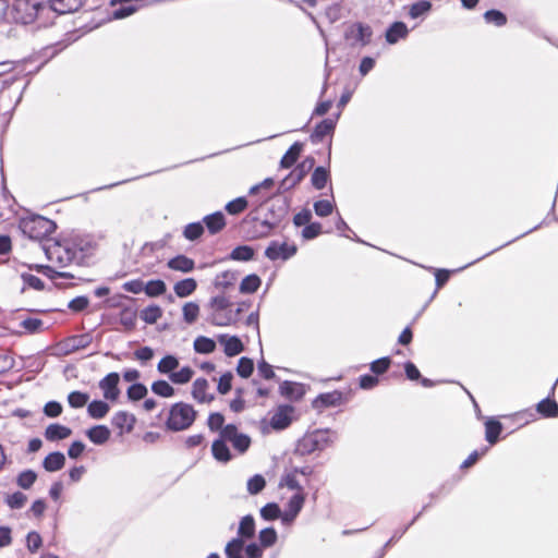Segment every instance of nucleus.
<instances>
[{"label": "nucleus", "mask_w": 558, "mask_h": 558, "mask_svg": "<svg viewBox=\"0 0 558 558\" xmlns=\"http://www.w3.org/2000/svg\"><path fill=\"white\" fill-rule=\"evenodd\" d=\"M12 17L16 23L23 25L37 22L38 27H45L51 24L49 8L45 0H14Z\"/></svg>", "instance_id": "nucleus-1"}, {"label": "nucleus", "mask_w": 558, "mask_h": 558, "mask_svg": "<svg viewBox=\"0 0 558 558\" xmlns=\"http://www.w3.org/2000/svg\"><path fill=\"white\" fill-rule=\"evenodd\" d=\"M43 248L50 262L57 263L60 267H65L72 263H80L89 251L90 243L83 244L76 242V240L64 244L53 242L51 245H44Z\"/></svg>", "instance_id": "nucleus-2"}, {"label": "nucleus", "mask_w": 558, "mask_h": 558, "mask_svg": "<svg viewBox=\"0 0 558 558\" xmlns=\"http://www.w3.org/2000/svg\"><path fill=\"white\" fill-rule=\"evenodd\" d=\"M19 227L31 240L43 241L57 229V223L40 215H31L20 220Z\"/></svg>", "instance_id": "nucleus-3"}, {"label": "nucleus", "mask_w": 558, "mask_h": 558, "mask_svg": "<svg viewBox=\"0 0 558 558\" xmlns=\"http://www.w3.org/2000/svg\"><path fill=\"white\" fill-rule=\"evenodd\" d=\"M197 412L193 405L185 402H177L169 409L166 427L171 432H181L190 428L196 420Z\"/></svg>", "instance_id": "nucleus-4"}, {"label": "nucleus", "mask_w": 558, "mask_h": 558, "mask_svg": "<svg viewBox=\"0 0 558 558\" xmlns=\"http://www.w3.org/2000/svg\"><path fill=\"white\" fill-rule=\"evenodd\" d=\"M329 429H316L312 433L305 434L298 440L294 449L296 456H307L315 451H323L328 448L333 439L330 437Z\"/></svg>", "instance_id": "nucleus-5"}, {"label": "nucleus", "mask_w": 558, "mask_h": 558, "mask_svg": "<svg viewBox=\"0 0 558 558\" xmlns=\"http://www.w3.org/2000/svg\"><path fill=\"white\" fill-rule=\"evenodd\" d=\"M289 203L288 201H282L277 208L275 209V205L270 209V214L272 215V220H262L254 219L256 222L254 230L250 232L251 239H262L266 238L270 234V231L278 226V223L288 215Z\"/></svg>", "instance_id": "nucleus-6"}, {"label": "nucleus", "mask_w": 558, "mask_h": 558, "mask_svg": "<svg viewBox=\"0 0 558 558\" xmlns=\"http://www.w3.org/2000/svg\"><path fill=\"white\" fill-rule=\"evenodd\" d=\"M373 29L362 22L352 23L344 31V38L353 48H363L372 43Z\"/></svg>", "instance_id": "nucleus-7"}, {"label": "nucleus", "mask_w": 558, "mask_h": 558, "mask_svg": "<svg viewBox=\"0 0 558 558\" xmlns=\"http://www.w3.org/2000/svg\"><path fill=\"white\" fill-rule=\"evenodd\" d=\"M314 165L315 158L312 156L306 157L279 183V192H286L293 189L305 178Z\"/></svg>", "instance_id": "nucleus-8"}, {"label": "nucleus", "mask_w": 558, "mask_h": 558, "mask_svg": "<svg viewBox=\"0 0 558 558\" xmlns=\"http://www.w3.org/2000/svg\"><path fill=\"white\" fill-rule=\"evenodd\" d=\"M296 252L298 246L294 243L271 241L266 247L264 254L271 262L279 259L286 262L292 258Z\"/></svg>", "instance_id": "nucleus-9"}, {"label": "nucleus", "mask_w": 558, "mask_h": 558, "mask_svg": "<svg viewBox=\"0 0 558 558\" xmlns=\"http://www.w3.org/2000/svg\"><path fill=\"white\" fill-rule=\"evenodd\" d=\"M49 8V17L52 23L54 14H66L77 11L85 0H45Z\"/></svg>", "instance_id": "nucleus-10"}, {"label": "nucleus", "mask_w": 558, "mask_h": 558, "mask_svg": "<svg viewBox=\"0 0 558 558\" xmlns=\"http://www.w3.org/2000/svg\"><path fill=\"white\" fill-rule=\"evenodd\" d=\"M120 375L116 372L107 374L98 384L104 393V398L109 401H116L120 396L118 387Z\"/></svg>", "instance_id": "nucleus-11"}, {"label": "nucleus", "mask_w": 558, "mask_h": 558, "mask_svg": "<svg viewBox=\"0 0 558 558\" xmlns=\"http://www.w3.org/2000/svg\"><path fill=\"white\" fill-rule=\"evenodd\" d=\"M304 493H295L288 501L287 509L282 512L281 521L284 525L291 524L303 508Z\"/></svg>", "instance_id": "nucleus-12"}, {"label": "nucleus", "mask_w": 558, "mask_h": 558, "mask_svg": "<svg viewBox=\"0 0 558 558\" xmlns=\"http://www.w3.org/2000/svg\"><path fill=\"white\" fill-rule=\"evenodd\" d=\"M343 399V393L339 390L325 392L318 395L312 402L314 409L322 411L329 407L340 405Z\"/></svg>", "instance_id": "nucleus-13"}, {"label": "nucleus", "mask_w": 558, "mask_h": 558, "mask_svg": "<svg viewBox=\"0 0 558 558\" xmlns=\"http://www.w3.org/2000/svg\"><path fill=\"white\" fill-rule=\"evenodd\" d=\"M339 116L340 113H338L335 119L327 118L322 120L312 132L310 136L311 142L313 144H318L323 142L326 135L332 134L336 129L337 119L339 118Z\"/></svg>", "instance_id": "nucleus-14"}, {"label": "nucleus", "mask_w": 558, "mask_h": 558, "mask_svg": "<svg viewBox=\"0 0 558 558\" xmlns=\"http://www.w3.org/2000/svg\"><path fill=\"white\" fill-rule=\"evenodd\" d=\"M292 412V405H280L270 420L271 427L277 430L287 428L291 424Z\"/></svg>", "instance_id": "nucleus-15"}, {"label": "nucleus", "mask_w": 558, "mask_h": 558, "mask_svg": "<svg viewBox=\"0 0 558 558\" xmlns=\"http://www.w3.org/2000/svg\"><path fill=\"white\" fill-rule=\"evenodd\" d=\"M218 341L223 345L225 354L229 357L239 355L244 351V345L236 336L220 335Z\"/></svg>", "instance_id": "nucleus-16"}, {"label": "nucleus", "mask_w": 558, "mask_h": 558, "mask_svg": "<svg viewBox=\"0 0 558 558\" xmlns=\"http://www.w3.org/2000/svg\"><path fill=\"white\" fill-rule=\"evenodd\" d=\"M135 422V416L126 411H118L111 420L112 425L120 429L121 434L124 428L126 433H130L134 428Z\"/></svg>", "instance_id": "nucleus-17"}, {"label": "nucleus", "mask_w": 558, "mask_h": 558, "mask_svg": "<svg viewBox=\"0 0 558 558\" xmlns=\"http://www.w3.org/2000/svg\"><path fill=\"white\" fill-rule=\"evenodd\" d=\"M203 222L206 226L210 234H217L226 227V217L222 211L218 210L203 218Z\"/></svg>", "instance_id": "nucleus-18"}, {"label": "nucleus", "mask_w": 558, "mask_h": 558, "mask_svg": "<svg viewBox=\"0 0 558 558\" xmlns=\"http://www.w3.org/2000/svg\"><path fill=\"white\" fill-rule=\"evenodd\" d=\"M137 310L133 306L122 305L119 313V322L125 330L132 331L136 327Z\"/></svg>", "instance_id": "nucleus-19"}, {"label": "nucleus", "mask_w": 558, "mask_h": 558, "mask_svg": "<svg viewBox=\"0 0 558 558\" xmlns=\"http://www.w3.org/2000/svg\"><path fill=\"white\" fill-rule=\"evenodd\" d=\"M409 29L403 22H393L386 31V41L390 45L397 44L408 36Z\"/></svg>", "instance_id": "nucleus-20"}, {"label": "nucleus", "mask_w": 558, "mask_h": 558, "mask_svg": "<svg viewBox=\"0 0 558 558\" xmlns=\"http://www.w3.org/2000/svg\"><path fill=\"white\" fill-rule=\"evenodd\" d=\"M110 435L111 432L106 425H95L86 430L87 438L97 446L106 444Z\"/></svg>", "instance_id": "nucleus-21"}, {"label": "nucleus", "mask_w": 558, "mask_h": 558, "mask_svg": "<svg viewBox=\"0 0 558 558\" xmlns=\"http://www.w3.org/2000/svg\"><path fill=\"white\" fill-rule=\"evenodd\" d=\"M167 266L172 270L186 274L191 272L195 268V262L186 255L180 254L170 258L167 263Z\"/></svg>", "instance_id": "nucleus-22"}, {"label": "nucleus", "mask_w": 558, "mask_h": 558, "mask_svg": "<svg viewBox=\"0 0 558 558\" xmlns=\"http://www.w3.org/2000/svg\"><path fill=\"white\" fill-rule=\"evenodd\" d=\"M554 395H548L536 404V411L543 417H556L558 416V403L551 398Z\"/></svg>", "instance_id": "nucleus-23"}, {"label": "nucleus", "mask_w": 558, "mask_h": 558, "mask_svg": "<svg viewBox=\"0 0 558 558\" xmlns=\"http://www.w3.org/2000/svg\"><path fill=\"white\" fill-rule=\"evenodd\" d=\"M239 272L232 271V270H226L220 274H218L213 284L218 290H228L229 288L233 287L238 280Z\"/></svg>", "instance_id": "nucleus-24"}, {"label": "nucleus", "mask_w": 558, "mask_h": 558, "mask_svg": "<svg viewBox=\"0 0 558 558\" xmlns=\"http://www.w3.org/2000/svg\"><path fill=\"white\" fill-rule=\"evenodd\" d=\"M72 434L71 428L58 424L52 423L48 425L45 429V438L49 441H57L68 438Z\"/></svg>", "instance_id": "nucleus-25"}, {"label": "nucleus", "mask_w": 558, "mask_h": 558, "mask_svg": "<svg viewBox=\"0 0 558 558\" xmlns=\"http://www.w3.org/2000/svg\"><path fill=\"white\" fill-rule=\"evenodd\" d=\"M208 381L205 378H197L193 383L192 396L199 403H209L214 400L213 395H207Z\"/></svg>", "instance_id": "nucleus-26"}, {"label": "nucleus", "mask_w": 558, "mask_h": 558, "mask_svg": "<svg viewBox=\"0 0 558 558\" xmlns=\"http://www.w3.org/2000/svg\"><path fill=\"white\" fill-rule=\"evenodd\" d=\"M279 390L283 397L295 401L300 400L304 395L303 386L301 384L289 380L281 383Z\"/></svg>", "instance_id": "nucleus-27"}, {"label": "nucleus", "mask_w": 558, "mask_h": 558, "mask_svg": "<svg viewBox=\"0 0 558 558\" xmlns=\"http://www.w3.org/2000/svg\"><path fill=\"white\" fill-rule=\"evenodd\" d=\"M93 341V337L89 332L69 337L65 340L68 352H75L87 348Z\"/></svg>", "instance_id": "nucleus-28"}, {"label": "nucleus", "mask_w": 558, "mask_h": 558, "mask_svg": "<svg viewBox=\"0 0 558 558\" xmlns=\"http://www.w3.org/2000/svg\"><path fill=\"white\" fill-rule=\"evenodd\" d=\"M255 535V520L252 514L244 515L238 527V538L242 541L250 539Z\"/></svg>", "instance_id": "nucleus-29"}, {"label": "nucleus", "mask_w": 558, "mask_h": 558, "mask_svg": "<svg viewBox=\"0 0 558 558\" xmlns=\"http://www.w3.org/2000/svg\"><path fill=\"white\" fill-rule=\"evenodd\" d=\"M65 464V457L60 451L49 453L43 461V468L47 472H57Z\"/></svg>", "instance_id": "nucleus-30"}, {"label": "nucleus", "mask_w": 558, "mask_h": 558, "mask_svg": "<svg viewBox=\"0 0 558 558\" xmlns=\"http://www.w3.org/2000/svg\"><path fill=\"white\" fill-rule=\"evenodd\" d=\"M197 289V281L194 278H185L174 283L173 291L178 298H187Z\"/></svg>", "instance_id": "nucleus-31"}, {"label": "nucleus", "mask_w": 558, "mask_h": 558, "mask_svg": "<svg viewBox=\"0 0 558 558\" xmlns=\"http://www.w3.org/2000/svg\"><path fill=\"white\" fill-rule=\"evenodd\" d=\"M211 453L217 461L222 463H227L232 459L227 441H223V439L218 438L214 440L211 445Z\"/></svg>", "instance_id": "nucleus-32"}, {"label": "nucleus", "mask_w": 558, "mask_h": 558, "mask_svg": "<svg viewBox=\"0 0 558 558\" xmlns=\"http://www.w3.org/2000/svg\"><path fill=\"white\" fill-rule=\"evenodd\" d=\"M302 149H303L302 143H300V142L293 143L289 147V149L284 153V155L282 156V158L280 160V166L286 169L291 168L299 159L300 154L302 153Z\"/></svg>", "instance_id": "nucleus-33"}, {"label": "nucleus", "mask_w": 558, "mask_h": 558, "mask_svg": "<svg viewBox=\"0 0 558 558\" xmlns=\"http://www.w3.org/2000/svg\"><path fill=\"white\" fill-rule=\"evenodd\" d=\"M501 430L502 424L498 420L488 418L485 422V439L490 445H495L498 441Z\"/></svg>", "instance_id": "nucleus-34"}, {"label": "nucleus", "mask_w": 558, "mask_h": 558, "mask_svg": "<svg viewBox=\"0 0 558 558\" xmlns=\"http://www.w3.org/2000/svg\"><path fill=\"white\" fill-rule=\"evenodd\" d=\"M255 256V250L250 245H238L229 254L228 258L236 262H250Z\"/></svg>", "instance_id": "nucleus-35"}, {"label": "nucleus", "mask_w": 558, "mask_h": 558, "mask_svg": "<svg viewBox=\"0 0 558 558\" xmlns=\"http://www.w3.org/2000/svg\"><path fill=\"white\" fill-rule=\"evenodd\" d=\"M208 322L214 326H229L235 324V315L231 310H226L223 312H213L210 317L208 318Z\"/></svg>", "instance_id": "nucleus-36"}, {"label": "nucleus", "mask_w": 558, "mask_h": 558, "mask_svg": "<svg viewBox=\"0 0 558 558\" xmlns=\"http://www.w3.org/2000/svg\"><path fill=\"white\" fill-rule=\"evenodd\" d=\"M262 284V279L256 274L245 276L239 287L242 294L255 293Z\"/></svg>", "instance_id": "nucleus-37"}, {"label": "nucleus", "mask_w": 558, "mask_h": 558, "mask_svg": "<svg viewBox=\"0 0 558 558\" xmlns=\"http://www.w3.org/2000/svg\"><path fill=\"white\" fill-rule=\"evenodd\" d=\"M110 410L109 404L104 400H93L87 405V413L92 418H104Z\"/></svg>", "instance_id": "nucleus-38"}, {"label": "nucleus", "mask_w": 558, "mask_h": 558, "mask_svg": "<svg viewBox=\"0 0 558 558\" xmlns=\"http://www.w3.org/2000/svg\"><path fill=\"white\" fill-rule=\"evenodd\" d=\"M427 508V506L423 507L422 511H420L413 519L412 521L404 525L403 527H400V529H397L392 536L390 537V539H388L386 542V544L384 545V547L380 549V553L378 555V558H383L386 554V550L388 547H390L395 542H397L399 538H401L403 536V534L409 530V527L420 518V515L423 513V511Z\"/></svg>", "instance_id": "nucleus-39"}, {"label": "nucleus", "mask_w": 558, "mask_h": 558, "mask_svg": "<svg viewBox=\"0 0 558 558\" xmlns=\"http://www.w3.org/2000/svg\"><path fill=\"white\" fill-rule=\"evenodd\" d=\"M330 179L329 171L325 167H316L312 173L311 182L316 190H323Z\"/></svg>", "instance_id": "nucleus-40"}, {"label": "nucleus", "mask_w": 558, "mask_h": 558, "mask_svg": "<svg viewBox=\"0 0 558 558\" xmlns=\"http://www.w3.org/2000/svg\"><path fill=\"white\" fill-rule=\"evenodd\" d=\"M179 366V359L172 354L165 355L157 364L160 374L170 376Z\"/></svg>", "instance_id": "nucleus-41"}, {"label": "nucleus", "mask_w": 558, "mask_h": 558, "mask_svg": "<svg viewBox=\"0 0 558 558\" xmlns=\"http://www.w3.org/2000/svg\"><path fill=\"white\" fill-rule=\"evenodd\" d=\"M244 549V541L234 537L229 541L225 547V554L227 558H244L242 553Z\"/></svg>", "instance_id": "nucleus-42"}, {"label": "nucleus", "mask_w": 558, "mask_h": 558, "mask_svg": "<svg viewBox=\"0 0 558 558\" xmlns=\"http://www.w3.org/2000/svg\"><path fill=\"white\" fill-rule=\"evenodd\" d=\"M140 316L146 324L153 325L162 316V310L160 306L151 304L142 310Z\"/></svg>", "instance_id": "nucleus-43"}, {"label": "nucleus", "mask_w": 558, "mask_h": 558, "mask_svg": "<svg viewBox=\"0 0 558 558\" xmlns=\"http://www.w3.org/2000/svg\"><path fill=\"white\" fill-rule=\"evenodd\" d=\"M194 350L199 354H209L215 351L216 342L205 336H199L194 340Z\"/></svg>", "instance_id": "nucleus-44"}, {"label": "nucleus", "mask_w": 558, "mask_h": 558, "mask_svg": "<svg viewBox=\"0 0 558 558\" xmlns=\"http://www.w3.org/2000/svg\"><path fill=\"white\" fill-rule=\"evenodd\" d=\"M277 539H278V534H277V531L275 530V527H272V526L265 527V529L260 530L258 533L259 545L263 548H268V547L274 546L276 544Z\"/></svg>", "instance_id": "nucleus-45"}, {"label": "nucleus", "mask_w": 558, "mask_h": 558, "mask_svg": "<svg viewBox=\"0 0 558 558\" xmlns=\"http://www.w3.org/2000/svg\"><path fill=\"white\" fill-rule=\"evenodd\" d=\"M167 290V286L161 279L149 280L145 283L144 292L149 298L162 295Z\"/></svg>", "instance_id": "nucleus-46"}, {"label": "nucleus", "mask_w": 558, "mask_h": 558, "mask_svg": "<svg viewBox=\"0 0 558 558\" xmlns=\"http://www.w3.org/2000/svg\"><path fill=\"white\" fill-rule=\"evenodd\" d=\"M151 391L162 398L173 397L175 393L174 388L163 379L156 380L151 384Z\"/></svg>", "instance_id": "nucleus-47"}, {"label": "nucleus", "mask_w": 558, "mask_h": 558, "mask_svg": "<svg viewBox=\"0 0 558 558\" xmlns=\"http://www.w3.org/2000/svg\"><path fill=\"white\" fill-rule=\"evenodd\" d=\"M37 480V473L31 469L20 472L16 476V485L22 489H29Z\"/></svg>", "instance_id": "nucleus-48"}, {"label": "nucleus", "mask_w": 558, "mask_h": 558, "mask_svg": "<svg viewBox=\"0 0 558 558\" xmlns=\"http://www.w3.org/2000/svg\"><path fill=\"white\" fill-rule=\"evenodd\" d=\"M432 10V2L428 0H418L414 2L409 10L411 19H418L426 15Z\"/></svg>", "instance_id": "nucleus-49"}, {"label": "nucleus", "mask_w": 558, "mask_h": 558, "mask_svg": "<svg viewBox=\"0 0 558 558\" xmlns=\"http://www.w3.org/2000/svg\"><path fill=\"white\" fill-rule=\"evenodd\" d=\"M205 231V228L202 222H191L184 227L183 236L189 241L198 240Z\"/></svg>", "instance_id": "nucleus-50"}, {"label": "nucleus", "mask_w": 558, "mask_h": 558, "mask_svg": "<svg viewBox=\"0 0 558 558\" xmlns=\"http://www.w3.org/2000/svg\"><path fill=\"white\" fill-rule=\"evenodd\" d=\"M485 22L487 24H493L497 27H501V26H505L507 24V16L504 12L499 11V10H496V9H492V10H488L484 13L483 15Z\"/></svg>", "instance_id": "nucleus-51"}, {"label": "nucleus", "mask_w": 558, "mask_h": 558, "mask_svg": "<svg viewBox=\"0 0 558 558\" xmlns=\"http://www.w3.org/2000/svg\"><path fill=\"white\" fill-rule=\"evenodd\" d=\"M260 517L266 521H274L276 519H281L282 512L278 504L268 502L264 507L260 508Z\"/></svg>", "instance_id": "nucleus-52"}, {"label": "nucleus", "mask_w": 558, "mask_h": 558, "mask_svg": "<svg viewBox=\"0 0 558 558\" xmlns=\"http://www.w3.org/2000/svg\"><path fill=\"white\" fill-rule=\"evenodd\" d=\"M183 320L192 325L199 315V305L196 302H187L182 307Z\"/></svg>", "instance_id": "nucleus-53"}, {"label": "nucleus", "mask_w": 558, "mask_h": 558, "mask_svg": "<svg viewBox=\"0 0 558 558\" xmlns=\"http://www.w3.org/2000/svg\"><path fill=\"white\" fill-rule=\"evenodd\" d=\"M194 375V371L190 366H184L178 372L170 374L169 379L177 385H184L189 383Z\"/></svg>", "instance_id": "nucleus-54"}, {"label": "nucleus", "mask_w": 558, "mask_h": 558, "mask_svg": "<svg viewBox=\"0 0 558 558\" xmlns=\"http://www.w3.org/2000/svg\"><path fill=\"white\" fill-rule=\"evenodd\" d=\"M147 387L142 383H133L126 390V396L131 401H140L147 396Z\"/></svg>", "instance_id": "nucleus-55"}, {"label": "nucleus", "mask_w": 558, "mask_h": 558, "mask_svg": "<svg viewBox=\"0 0 558 558\" xmlns=\"http://www.w3.org/2000/svg\"><path fill=\"white\" fill-rule=\"evenodd\" d=\"M248 206V202L244 196L236 197L225 206V209L230 215H239L244 211Z\"/></svg>", "instance_id": "nucleus-56"}, {"label": "nucleus", "mask_w": 558, "mask_h": 558, "mask_svg": "<svg viewBox=\"0 0 558 558\" xmlns=\"http://www.w3.org/2000/svg\"><path fill=\"white\" fill-rule=\"evenodd\" d=\"M254 371V362L252 359L242 356L236 366V373L242 378H248Z\"/></svg>", "instance_id": "nucleus-57"}, {"label": "nucleus", "mask_w": 558, "mask_h": 558, "mask_svg": "<svg viewBox=\"0 0 558 558\" xmlns=\"http://www.w3.org/2000/svg\"><path fill=\"white\" fill-rule=\"evenodd\" d=\"M208 306L213 310V312H223L231 306L230 300L222 293L216 296H213L209 300Z\"/></svg>", "instance_id": "nucleus-58"}, {"label": "nucleus", "mask_w": 558, "mask_h": 558, "mask_svg": "<svg viewBox=\"0 0 558 558\" xmlns=\"http://www.w3.org/2000/svg\"><path fill=\"white\" fill-rule=\"evenodd\" d=\"M89 399L88 393L82 391H72L68 396V402L71 408L78 409L83 408Z\"/></svg>", "instance_id": "nucleus-59"}, {"label": "nucleus", "mask_w": 558, "mask_h": 558, "mask_svg": "<svg viewBox=\"0 0 558 558\" xmlns=\"http://www.w3.org/2000/svg\"><path fill=\"white\" fill-rule=\"evenodd\" d=\"M266 486V481L263 475L255 474L247 481V492L251 495L259 494Z\"/></svg>", "instance_id": "nucleus-60"}, {"label": "nucleus", "mask_w": 558, "mask_h": 558, "mask_svg": "<svg viewBox=\"0 0 558 558\" xmlns=\"http://www.w3.org/2000/svg\"><path fill=\"white\" fill-rule=\"evenodd\" d=\"M120 4L121 5L118 9H114L111 13L114 20L125 19L137 11V7L130 2H124Z\"/></svg>", "instance_id": "nucleus-61"}, {"label": "nucleus", "mask_w": 558, "mask_h": 558, "mask_svg": "<svg viewBox=\"0 0 558 558\" xmlns=\"http://www.w3.org/2000/svg\"><path fill=\"white\" fill-rule=\"evenodd\" d=\"M21 327L28 333H38L43 329L44 322L39 318L27 317L21 322Z\"/></svg>", "instance_id": "nucleus-62"}, {"label": "nucleus", "mask_w": 558, "mask_h": 558, "mask_svg": "<svg viewBox=\"0 0 558 558\" xmlns=\"http://www.w3.org/2000/svg\"><path fill=\"white\" fill-rule=\"evenodd\" d=\"M26 501L27 497L22 492H15L5 499L7 505L14 510L23 508Z\"/></svg>", "instance_id": "nucleus-63"}, {"label": "nucleus", "mask_w": 558, "mask_h": 558, "mask_svg": "<svg viewBox=\"0 0 558 558\" xmlns=\"http://www.w3.org/2000/svg\"><path fill=\"white\" fill-rule=\"evenodd\" d=\"M323 232L322 230V223L320 222H310L308 225H306L303 230H302V238L304 240H313V239H316L320 233Z\"/></svg>", "instance_id": "nucleus-64"}]
</instances>
